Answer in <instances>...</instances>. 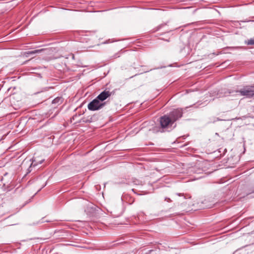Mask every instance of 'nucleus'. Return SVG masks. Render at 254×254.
<instances>
[{"label":"nucleus","instance_id":"1a4fd4ad","mask_svg":"<svg viewBox=\"0 0 254 254\" xmlns=\"http://www.w3.org/2000/svg\"><path fill=\"white\" fill-rule=\"evenodd\" d=\"M246 44L249 45H254V38H251L250 39L248 40L245 42Z\"/></svg>","mask_w":254,"mask_h":254},{"label":"nucleus","instance_id":"0eeeda50","mask_svg":"<svg viewBox=\"0 0 254 254\" xmlns=\"http://www.w3.org/2000/svg\"><path fill=\"white\" fill-rule=\"evenodd\" d=\"M63 98L61 97H57L53 100V104H61L63 102Z\"/></svg>","mask_w":254,"mask_h":254},{"label":"nucleus","instance_id":"f03ea898","mask_svg":"<svg viewBox=\"0 0 254 254\" xmlns=\"http://www.w3.org/2000/svg\"><path fill=\"white\" fill-rule=\"evenodd\" d=\"M252 86H246L240 90L236 91L237 93H240L241 96H246L247 98H251L254 97V90Z\"/></svg>","mask_w":254,"mask_h":254},{"label":"nucleus","instance_id":"9b49d317","mask_svg":"<svg viewBox=\"0 0 254 254\" xmlns=\"http://www.w3.org/2000/svg\"><path fill=\"white\" fill-rule=\"evenodd\" d=\"M25 161L24 160V161H23V162H22V165L24 163Z\"/></svg>","mask_w":254,"mask_h":254},{"label":"nucleus","instance_id":"423d86ee","mask_svg":"<svg viewBox=\"0 0 254 254\" xmlns=\"http://www.w3.org/2000/svg\"><path fill=\"white\" fill-rule=\"evenodd\" d=\"M44 161V159H41L39 160L36 158H34L32 160V162L30 164V166H36L38 165L39 164H42Z\"/></svg>","mask_w":254,"mask_h":254},{"label":"nucleus","instance_id":"7ed1b4c3","mask_svg":"<svg viewBox=\"0 0 254 254\" xmlns=\"http://www.w3.org/2000/svg\"><path fill=\"white\" fill-rule=\"evenodd\" d=\"M183 115V110L182 109H175L169 113V116L172 120V122L175 123L179 119L181 118Z\"/></svg>","mask_w":254,"mask_h":254},{"label":"nucleus","instance_id":"9d476101","mask_svg":"<svg viewBox=\"0 0 254 254\" xmlns=\"http://www.w3.org/2000/svg\"><path fill=\"white\" fill-rule=\"evenodd\" d=\"M252 87H253V88L254 89V84L253 85H252Z\"/></svg>","mask_w":254,"mask_h":254},{"label":"nucleus","instance_id":"20e7f679","mask_svg":"<svg viewBox=\"0 0 254 254\" xmlns=\"http://www.w3.org/2000/svg\"><path fill=\"white\" fill-rule=\"evenodd\" d=\"M160 123L162 128H167L170 126L171 127L173 124L169 116L167 115H165L160 118Z\"/></svg>","mask_w":254,"mask_h":254},{"label":"nucleus","instance_id":"39448f33","mask_svg":"<svg viewBox=\"0 0 254 254\" xmlns=\"http://www.w3.org/2000/svg\"><path fill=\"white\" fill-rule=\"evenodd\" d=\"M112 93L109 91L104 90L97 97V99H99L101 102L105 100L108 97L111 96Z\"/></svg>","mask_w":254,"mask_h":254},{"label":"nucleus","instance_id":"f257e3e1","mask_svg":"<svg viewBox=\"0 0 254 254\" xmlns=\"http://www.w3.org/2000/svg\"><path fill=\"white\" fill-rule=\"evenodd\" d=\"M105 102H101L96 97L88 105V108L90 111H96L102 108L105 105Z\"/></svg>","mask_w":254,"mask_h":254},{"label":"nucleus","instance_id":"6e6552de","mask_svg":"<svg viewBox=\"0 0 254 254\" xmlns=\"http://www.w3.org/2000/svg\"><path fill=\"white\" fill-rule=\"evenodd\" d=\"M42 51H43L42 49H40V50H34V51H28L26 53V54L33 55V54H35L36 53H40Z\"/></svg>","mask_w":254,"mask_h":254}]
</instances>
